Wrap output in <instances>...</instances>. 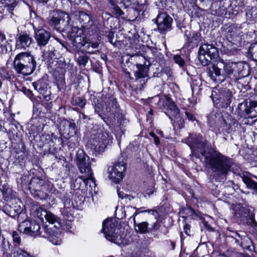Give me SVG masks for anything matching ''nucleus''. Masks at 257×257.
<instances>
[{
	"instance_id": "1",
	"label": "nucleus",
	"mask_w": 257,
	"mask_h": 257,
	"mask_svg": "<svg viewBox=\"0 0 257 257\" xmlns=\"http://www.w3.org/2000/svg\"><path fill=\"white\" fill-rule=\"evenodd\" d=\"M194 139V144L190 145L191 149L192 151L199 149L198 152L204 156L206 164L214 175L219 179H223L230 170L232 165V160L216 151H211L205 155L204 149L207 144L206 140L200 135L196 136Z\"/></svg>"
},
{
	"instance_id": "2",
	"label": "nucleus",
	"mask_w": 257,
	"mask_h": 257,
	"mask_svg": "<svg viewBox=\"0 0 257 257\" xmlns=\"http://www.w3.org/2000/svg\"><path fill=\"white\" fill-rule=\"evenodd\" d=\"M112 141L113 137L109 132L99 129L91 135L88 145L93 151L100 154L112 143Z\"/></svg>"
},
{
	"instance_id": "3",
	"label": "nucleus",
	"mask_w": 257,
	"mask_h": 257,
	"mask_svg": "<svg viewBox=\"0 0 257 257\" xmlns=\"http://www.w3.org/2000/svg\"><path fill=\"white\" fill-rule=\"evenodd\" d=\"M102 231L106 239L118 245H125L127 243L124 234L116 227L115 219L105 220L102 224Z\"/></svg>"
},
{
	"instance_id": "4",
	"label": "nucleus",
	"mask_w": 257,
	"mask_h": 257,
	"mask_svg": "<svg viewBox=\"0 0 257 257\" xmlns=\"http://www.w3.org/2000/svg\"><path fill=\"white\" fill-rule=\"evenodd\" d=\"M49 23L56 30L63 32L69 31L72 26L69 15L59 10H55L51 13Z\"/></svg>"
},
{
	"instance_id": "5",
	"label": "nucleus",
	"mask_w": 257,
	"mask_h": 257,
	"mask_svg": "<svg viewBox=\"0 0 257 257\" xmlns=\"http://www.w3.org/2000/svg\"><path fill=\"white\" fill-rule=\"evenodd\" d=\"M36 62L30 53L22 52L17 55V71L23 74L31 73L35 69Z\"/></svg>"
},
{
	"instance_id": "6",
	"label": "nucleus",
	"mask_w": 257,
	"mask_h": 257,
	"mask_svg": "<svg viewBox=\"0 0 257 257\" xmlns=\"http://www.w3.org/2000/svg\"><path fill=\"white\" fill-rule=\"evenodd\" d=\"M126 170L125 158L121 157L113 165L108 168V177L112 182L117 183L123 177V173Z\"/></svg>"
},
{
	"instance_id": "7",
	"label": "nucleus",
	"mask_w": 257,
	"mask_h": 257,
	"mask_svg": "<svg viewBox=\"0 0 257 257\" xmlns=\"http://www.w3.org/2000/svg\"><path fill=\"white\" fill-rule=\"evenodd\" d=\"M214 105L218 108H226L231 103L232 94L227 89L213 91L211 95Z\"/></svg>"
},
{
	"instance_id": "8",
	"label": "nucleus",
	"mask_w": 257,
	"mask_h": 257,
	"mask_svg": "<svg viewBox=\"0 0 257 257\" xmlns=\"http://www.w3.org/2000/svg\"><path fill=\"white\" fill-rule=\"evenodd\" d=\"M76 164L80 172L83 174L81 177L90 176L93 174L91 169L90 159L83 150H78L76 154Z\"/></svg>"
},
{
	"instance_id": "9",
	"label": "nucleus",
	"mask_w": 257,
	"mask_h": 257,
	"mask_svg": "<svg viewBox=\"0 0 257 257\" xmlns=\"http://www.w3.org/2000/svg\"><path fill=\"white\" fill-rule=\"evenodd\" d=\"M157 25V29L161 34H165L172 29V18L166 12H159L156 18L152 20Z\"/></svg>"
},
{
	"instance_id": "10",
	"label": "nucleus",
	"mask_w": 257,
	"mask_h": 257,
	"mask_svg": "<svg viewBox=\"0 0 257 257\" xmlns=\"http://www.w3.org/2000/svg\"><path fill=\"white\" fill-rule=\"evenodd\" d=\"M67 32L69 33L70 38L75 46L77 48L85 47L87 41L83 29L71 26L70 30Z\"/></svg>"
},
{
	"instance_id": "11",
	"label": "nucleus",
	"mask_w": 257,
	"mask_h": 257,
	"mask_svg": "<svg viewBox=\"0 0 257 257\" xmlns=\"http://www.w3.org/2000/svg\"><path fill=\"white\" fill-rule=\"evenodd\" d=\"M18 229L20 232L32 236L43 234L40 231V225L35 221L25 220L20 223Z\"/></svg>"
},
{
	"instance_id": "12",
	"label": "nucleus",
	"mask_w": 257,
	"mask_h": 257,
	"mask_svg": "<svg viewBox=\"0 0 257 257\" xmlns=\"http://www.w3.org/2000/svg\"><path fill=\"white\" fill-rule=\"evenodd\" d=\"M103 111L111 114L116 113L118 110V105L116 98L112 94L103 95Z\"/></svg>"
},
{
	"instance_id": "13",
	"label": "nucleus",
	"mask_w": 257,
	"mask_h": 257,
	"mask_svg": "<svg viewBox=\"0 0 257 257\" xmlns=\"http://www.w3.org/2000/svg\"><path fill=\"white\" fill-rule=\"evenodd\" d=\"M44 233L42 236L47 238L50 242L54 245H59L62 241L61 233L59 229L55 230L51 228L45 227L44 228Z\"/></svg>"
},
{
	"instance_id": "14",
	"label": "nucleus",
	"mask_w": 257,
	"mask_h": 257,
	"mask_svg": "<svg viewBox=\"0 0 257 257\" xmlns=\"http://www.w3.org/2000/svg\"><path fill=\"white\" fill-rule=\"evenodd\" d=\"M185 45L187 47L193 48L197 46L201 40V34L195 31L186 30L184 33Z\"/></svg>"
},
{
	"instance_id": "15",
	"label": "nucleus",
	"mask_w": 257,
	"mask_h": 257,
	"mask_svg": "<svg viewBox=\"0 0 257 257\" xmlns=\"http://www.w3.org/2000/svg\"><path fill=\"white\" fill-rule=\"evenodd\" d=\"M75 16L83 29L88 28L92 25V21L89 14L82 11H76Z\"/></svg>"
},
{
	"instance_id": "16",
	"label": "nucleus",
	"mask_w": 257,
	"mask_h": 257,
	"mask_svg": "<svg viewBox=\"0 0 257 257\" xmlns=\"http://www.w3.org/2000/svg\"><path fill=\"white\" fill-rule=\"evenodd\" d=\"M151 212V210H145L142 211L141 212L136 211L133 215V221L134 223V227L136 232H139L140 233L144 234L146 233L149 231V223L147 221H143L140 223H137L136 220V216L141 212Z\"/></svg>"
},
{
	"instance_id": "17",
	"label": "nucleus",
	"mask_w": 257,
	"mask_h": 257,
	"mask_svg": "<svg viewBox=\"0 0 257 257\" xmlns=\"http://www.w3.org/2000/svg\"><path fill=\"white\" fill-rule=\"evenodd\" d=\"M35 38L40 46H44L48 42L50 38V34L44 29H39L35 32Z\"/></svg>"
},
{
	"instance_id": "18",
	"label": "nucleus",
	"mask_w": 257,
	"mask_h": 257,
	"mask_svg": "<svg viewBox=\"0 0 257 257\" xmlns=\"http://www.w3.org/2000/svg\"><path fill=\"white\" fill-rule=\"evenodd\" d=\"M46 220L49 223L52 224H54V226L59 229L60 227H62L64 230H68L69 229V224L68 225H65L62 224V223L60 220V219L55 215L53 214L50 211H48L46 217Z\"/></svg>"
},
{
	"instance_id": "19",
	"label": "nucleus",
	"mask_w": 257,
	"mask_h": 257,
	"mask_svg": "<svg viewBox=\"0 0 257 257\" xmlns=\"http://www.w3.org/2000/svg\"><path fill=\"white\" fill-rule=\"evenodd\" d=\"M146 0H123L125 7H131L137 11H141L146 8Z\"/></svg>"
},
{
	"instance_id": "20",
	"label": "nucleus",
	"mask_w": 257,
	"mask_h": 257,
	"mask_svg": "<svg viewBox=\"0 0 257 257\" xmlns=\"http://www.w3.org/2000/svg\"><path fill=\"white\" fill-rule=\"evenodd\" d=\"M33 41L30 35L26 33L21 34L17 40V49H26L29 47Z\"/></svg>"
},
{
	"instance_id": "21",
	"label": "nucleus",
	"mask_w": 257,
	"mask_h": 257,
	"mask_svg": "<svg viewBox=\"0 0 257 257\" xmlns=\"http://www.w3.org/2000/svg\"><path fill=\"white\" fill-rule=\"evenodd\" d=\"M199 53H203L213 57V58H216L218 56L217 49L212 44H202L199 47Z\"/></svg>"
},
{
	"instance_id": "22",
	"label": "nucleus",
	"mask_w": 257,
	"mask_h": 257,
	"mask_svg": "<svg viewBox=\"0 0 257 257\" xmlns=\"http://www.w3.org/2000/svg\"><path fill=\"white\" fill-rule=\"evenodd\" d=\"M244 111L252 118L257 116V101L249 100L246 102Z\"/></svg>"
},
{
	"instance_id": "23",
	"label": "nucleus",
	"mask_w": 257,
	"mask_h": 257,
	"mask_svg": "<svg viewBox=\"0 0 257 257\" xmlns=\"http://www.w3.org/2000/svg\"><path fill=\"white\" fill-rule=\"evenodd\" d=\"M220 66H223L224 72L226 76L230 77L233 74V72L237 68V64L231 61L224 62L222 60L220 63Z\"/></svg>"
},
{
	"instance_id": "24",
	"label": "nucleus",
	"mask_w": 257,
	"mask_h": 257,
	"mask_svg": "<svg viewBox=\"0 0 257 257\" xmlns=\"http://www.w3.org/2000/svg\"><path fill=\"white\" fill-rule=\"evenodd\" d=\"M137 70L135 73V77L136 80L144 78L148 76L149 68L142 64H137Z\"/></svg>"
},
{
	"instance_id": "25",
	"label": "nucleus",
	"mask_w": 257,
	"mask_h": 257,
	"mask_svg": "<svg viewBox=\"0 0 257 257\" xmlns=\"http://www.w3.org/2000/svg\"><path fill=\"white\" fill-rule=\"evenodd\" d=\"M93 174H91L90 176L80 177V178L83 181L85 185L89 186V191L92 192H96L95 187L96 183L94 178L92 176Z\"/></svg>"
},
{
	"instance_id": "26",
	"label": "nucleus",
	"mask_w": 257,
	"mask_h": 257,
	"mask_svg": "<svg viewBox=\"0 0 257 257\" xmlns=\"http://www.w3.org/2000/svg\"><path fill=\"white\" fill-rule=\"evenodd\" d=\"M62 124L65 127L63 131L64 134H67L68 136H71L75 133V124L74 122H70L68 120H64Z\"/></svg>"
},
{
	"instance_id": "27",
	"label": "nucleus",
	"mask_w": 257,
	"mask_h": 257,
	"mask_svg": "<svg viewBox=\"0 0 257 257\" xmlns=\"http://www.w3.org/2000/svg\"><path fill=\"white\" fill-rule=\"evenodd\" d=\"M242 179L248 188L253 190L254 191L257 193V182L245 176H243L242 177Z\"/></svg>"
},
{
	"instance_id": "28",
	"label": "nucleus",
	"mask_w": 257,
	"mask_h": 257,
	"mask_svg": "<svg viewBox=\"0 0 257 257\" xmlns=\"http://www.w3.org/2000/svg\"><path fill=\"white\" fill-rule=\"evenodd\" d=\"M214 58H213V57L211 56H209V55L198 52V59L200 64L203 66L208 65L210 63L211 60Z\"/></svg>"
},
{
	"instance_id": "29",
	"label": "nucleus",
	"mask_w": 257,
	"mask_h": 257,
	"mask_svg": "<svg viewBox=\"0 0 257 257\" xmlns=\"http://www.w3.org/2000/svg\"><path fill=\"white\" fill-rule=\"evenodd\" d=\"M33 86L40 94H44L47 89L46 83L41 80L33 83Z\"/></svg>"
},
{
	"instance_id": "30",
	"label": "nucleus",
	"mask_w": 257,
	"mask_h": 257,
	"mask_svg": "<svg viewBox=\"0 0 257 257\" xmlns=\"http://www.w3.org/2000/svg\"><path fill=\"white\" fill-rule=\"evenodd\" d=\"M217 5L216 4L212 3L211 6V9L212 12H214V14L217 16H223L225 15L227 13V10L226 8L224 6H218V9H214V7L216 6Z\"/></svg>"
},
{
	"instance_id": "31",
	"label": "nucleus",
	"mask_w": 257,
	"mask_h": 257,
	"mask_svg": "<svg viewBox=\"0 0 257 257\" xmlns=\"http://www.w3.org/2000/svg\"><path fill=\"white\" fill-rule=\"evenodd\" d=\"M238 30L237 28L234 26H231L227 28V38H230L233 40L238 33Z\"/></svg>"
},
{
	"instance_id": "32",
	"label": "nucleus",
	"mask_w": 257,
	"mask_h": 257,
	"mask_svg": "<svg viewBox=\"0 0 257 257\" xmlns=\"http://www.w3.org/2000/svg\"><path fill=\"white\" fill-rule=\"evenodd\" d=\"M241 239L239 245L243 248L249 249L252 244L251 240L246 235L243 236Z\"/></svg>"
},
{
	"instance_id": "33",
	"label": "nucleus",
	"mask_w": 257,
	"mask_h": 257,
	"mask_svg": "<svg viewBox=\"0 0 257 257\" xmlns=\"http://www.w3.org/2000/svg\"><path fill=\"white\" fill-rule=\"evenodd\" d=\"M55 49L52 46H49L48 48L44 50L43 52V57L45 59L52 58L54 56Z\"/></svg>"
},
{
	"instance_id": "34",
	"label": "nucleus",
	"mask_w": 257,
	"mask_h": 257,
	"mask_svg": "<svg viewBox=\"0 0 257 257\" xmlns=\"http://www.w3.org/2000/svg\"><path fill=\"white\" fill-rule=\"evenodd\" d=\"M43 184L44 181L43 180L39 178H34L31 181L29 184V188H31L34 187V189L38 190H39V187Z\"/></svg>"
},
{
	"instance_id": "35",
	"label": "nucleus",
	"mask_w": 257,
	"mask_h": 257,
	"mask_svg": "<svg viewBox=\"0 0 257 257\" xmlns=\"http://www.w3.org/2000/svg\"><path fill=\"white\" fill-rule=\"evenodd\" d=\"M220 113L213 110L208 116V121L210 124H214L220 118Z\"/></svg>"
},
{
	"instance_id": "36",
	"label": "nucleus",
	"mask_w": 257,
	"mask_h": 257,
	"mask_svg": "<svg viewBox=\"0 0 257 257\" xmlns=\"http://www.w3.org/2000/svg\"><path fill=\"white\" fill-rule=\"evenodd\" d=\"M48 211L42 208V207H39L37 208L36 210V214L37 217L42 221L44 219V218L46 217Z\"/></svg>"
},
{
	"instance_id": "37",
	"label": "nucleus",
	"mask_w": 257,
	"mask_h": 257,
	"mask_svg": "<svg viewBox=\"0 0 257 257\" xmlns=\"http://www.w3.org/2000/svg\"><path fill=\"white\" fill-rule=\"evenodd\" d=\"M17 257H34L26 250L17 246Z\"/></svg>"
},
{
	"instance_id": "38",
	"label": "nucleus",
	"mask_w": 257,
	"mask_h": 257,
	"mask_svg": "<svg viewBox=\"0 0 257 257\" xmlns=\"http://www.w3.org/2000/svg\"><path fill=\"white\" fill-rule=\"evenodd\" d=\"M172 109L170 110V113L171 115L174 117L175 118H178L180 117L179 114V109L176 107V106L173 103L171 105Z\"/></svg>"
},
{
	"instance_id": "39",
	"label": "nucleus",
	"mask_w": 257,
	"mask_h": 257,
	"mask_svg": "<svg viewBox=\"0 0 257 257\" xmlns=\"http://www.w3.org/2000/svg\"><path fill=\"white\" fill-rule=\"evenodd\" d=\"M242 211L243 212V214H242L243 217H248L249 220H250V222H253L254 219V216L252 215V214L251 213L250 211L248 209L242 208Z\"/></svg>"
},
{
	"instance_id": "40",
	"label": "nucleus",
	"mask_w": 257,
	"mask_h": 257,
	"mask_svg": "<svg viewBox=\"0 0 257 257\" xmlns=\"http://www.w3.org/2000/svg\"><path fill=\"white\" fill-rule=\"evenodd\" d=\"M135 207H132L131 206H127L125 208V210H124L125 212V216H128L130 217V218H131L132 217L133 218V214L136 212H139L137 210H136Z\"/></svg>"
},
{
	"instance_id": "41",
	"label": "nucleus",
	"mask_w": 257,
	"mask_h": 257,
	"mask_svg": "<svg viewBox=\"0 0 257 257\" xmlns=\"http://www.w3.org/2000/svg\"><path fill=\"white\" fill-rule=\"evenodd\" d=\"M213 70L215 74V75L216 76H222V80H224L225 79V74L222 72L221 73V70L219 67L216 65H214L213 67Z\"/></svg>"
},
{
	"instance_id": "42",
	"label": "nucleus",
	"mask_w": 257,
	"mask_h": 257,
	"mask_svg": "<svg viewBox=\"0 0 257 257\" xmlns=\"http://www.w3.org/2000/svg\"><path fill=\"white\" fill-rule=\"evenodd\" d=\"M88 58L86 55H82L77 58V63L79 65H86L88 62Z\"/></svg>"
},
{
	"instance_id": "43",
	"label": "nucleus",
	"mask_w": 257,
	"mask_h": 257,
	"mask_svg": "<svg viewBox=\"0 0 257 257\" xmlns=\"http://www.w3.org/2000/svg\"><path fill=\"white\" fill-rule=\"evenodd\" d=\"M107 39L112 45L117 46L118 42L116 39L115 38L114 33L113 32H109L107 35Z\"/></svg>"
},
{
	"instance_id": "44",
	"label": "nucleus",
	"mask_w": 257,
	"mask_h": 257,
	"mask_svg": "<svg viewBox=\"0 0 257 257\" xmlns=\"http://www.w3.org/2000/svg\"><path fill=\"white\" fill-rule=\"evenodd\" d=\"M173 60L175 62L178 64L179 66L183 67L185 64L184 59L179 55H175L173 57Z\"/></svg>"
},
{
	"instance_id": "45",
	"label": "nucleus",
	"mask_w": 257,
	"mask_h": 257,
	"mask_svg": "<svg viewBox=\"0 0 257 257\" xmlns=\"http://www.w3.org/2000/svg\"><path fill=\"white\" fill-rule=\"evenodd\" d=\"M113 13L116 17H122L124 15V13L120 9V8L117 5L114 6L113 8Z\"/></svg>"
},
{
	"instance_id": "46",
	"label": "nucleus",
	"mask_w": 257,
	"mask_h": 257,
	"mask_svg": "<svg viewBox=\"0 0 257 257\" xmlns=\"http://www.w3.org/2000/svg\"><path fill=\"white\" fill-rule=\"evenodd\" d=\"M233 233L234 234V236H233V237L235 239V242L236 243L239 244L241 240H242L241 239L242 238L243 236H244L245 235V234L243 233L244 234H241L236 231L234 232Z\"/></svg>"
},
{
	"instance_id": "47",
	"label": "nucleus",
	"mask_w": 257,
	"mask_h": 257,
	"mask_svg": "<svg viewBox=\"0 0 257 257\" xmlns=\"http://www.w3.org/2000/svg\"><path fill=\"white\" fill-rule=\"evenodd\" d=\"M57 85L59 89H63L65 87V80L63 78H60L57 81Z\"/></svg>"
},
{
	"instance_id": "48",
	"label": "nucleus",
	"mask_w": 257,
	"mask_h": 257,
	"mask_svg": "<svg viewBox=\"0 0 257 257\" xmlns=\"http://www.w3.org/2000/svg\"><path fill=\"white\" fill-rule=\"evenodd\" d=\"M99 46V43L98 42H95V43H92V42H88L87 41V44L85 46V48L88 49V50L90 49V48L91 47L93 49H95L97 48Z\"/></svg>"
},
{
	"instance_id": "49",
	"label": "nucleus",
	"mask_w": 257,
	"mask_h": 257,
	"mask_svg": "<svg viewBox=\"0 0 257 257\" xmlns=\"http://www.w3.org/2000/svg\"><path fill=\"white\" fill-rule=\"evenodd\" d=\"M76 104L80 107H83L85 105V100L81 97H78L76 99Z\"/></svg>"
},
{
	"instance_id": "50",
	"label": "nucleus",
	"mask_w": 257,
	"mask_h": 257,
	"mask_svg": "<svg viewBox=\"0 0 257 257\" xmlns=\"http://www.w3.org/2000/svg\"><path fill=\"white\" fill-rule=\"evenodd\" d=\"M168 5L166 3H165L163 1H160L159 2L156 3V6L159 10H164L166 5Z\"/></svg>"
},
{
	"instance_id": "51",
	"label": "nucleus",
	"mask_w": 257,
	"mask_h": 257,
	"mask_svg": "<svg viewBox=\"0 0 257 257\" xmlns=\"http://www.w3.org/2000/svg\"><path fill=\"white\" fill-rule=\"evenodd\" d=\"M224 130H225V131L227 133H230L231 131H233V128L232 127V126H228L227 125V122L226 121V120H224Z\"/></svg>"
},
{
	"instance_id": "52",
	"label": "nucleus",
	"mask_w": 257,
	"mask_h": 257,
	"mask_svg": "<svg viewBox=\"0 0 257 257\" xmlns=\"http://www.w3.org/2000/svg\"><path fill=\"white\" fill-rule=\"evenodd\" d=\"M22 91L29 97L32 95L31 91L29 89H27L25 87H22Z\"/></svg>"
},
{
	"instance_id": "53",
	"label": "nucleus",
	"mask_w": 257,
	"mask_h": 257,
	"mask_svg": "<svg viewBox=\"0 0 257 257\" xmlns=\"http://www.w3.org/2000/svg\"><path fill=\"white\" fill-rule=\"evenodd\" d=\"M15 8V5L14 4H11L9 5L8 11L11 13V15H14V14L13 13Z\"/></svg>"
},
{
	"instance_id": "54",
	"label": "nucleus",
	"mask_w": 257,
	"mask_h": 257,
	"mask_svg": "<svg viewBox=\"0 0 257 257\" xmlns=\"http://www.w3.org/2000/svg\"><path fill=\"white\" fill-rule=\"evenodd\" d=\"M73 139L68 142V146L71 148H74L78 144V143L76 141V142H72Z\"/></svg>"
},
{
	"instance_id": "55",
	"label": "nucleus",
	"mask_w": 257,
	"mask_h": 257,
	"mask_svg": "<svg viewBox=\"0 0 257 257\" xmlns=\"http://www.w3.org/2000/svg\"><path fill=\"white\" fill-rule=\"evenodd\" d=\"M185 114L189 120L193 121L195 120V118H194V116L190 112L186 111Z\"/></svg>"
},
{
	"instance_id": "56",
	"label": "nucleus",
	"mask_w": 257,
	"mask_h": 257,
	"mask_svg": "<svg viewBox=\"0 0 257 257\" xmlns=\"http://www.w3.org/2000/svg\"><path fill=\"white\" fill-rule=\"evenodd\" d=\"M166 3L168 5H171L170 7L172 6V4L176 5L179 0H165Z\"/></svg>"
},
{
	"instance_id": "57",
	"label": "nucleus",
	"mask_w": 257,
	"mask_h": 257,
	"mask_svg": "<svg viewBox=\"0 0 257 257\" xmlns=\"http://www.w3.org/2000/svg\"><path fill=\"white\" fill-rule=\"evenodd\" d=\"M160 227V224L158 223L157 221H156L155 223H154L152 227L151 228V230H157L159 229Z\"/></svg>"
},
{
	"instance_id": "58",
	"label": "nucleus",
	"mask_w": 257,
	"mask_h": 257,
	"mask_svg": "<svg viewBox=\"0 0 257 257\" xmlns=\"http://www.w3.org/2000/svg\"><path fill=\"white\" fill-rule=\"evenodd\" d=\"M117 193H118V195L119 198H121L123 199L125 197V198H128L129 199V200L131 199H130V197L128 195H125L124 196L123 193H121L120 192H119L118 191H117Z\"/></svg>"
},
{
	"instance_id": "59",
	"label": "nucleus",
	"mask_w": 257,
	"mask_h": 257,
	"mask_svg": "<svg viewBox=\"0 0 257 257\" xmlns=\"http://www.w3.org/2000/svg\"><path fill=\"white\" fill-rule=\"evenodd\" d=\"M6 39L5 35L0 31V44Z\"/></svg>"
},
{
	"instance_id": "60",
	"label": "nucleus",
	"mask_w": 257,
	"mask_h": 257,
	"mask_svg": "<svg viewBox=\"0 0 257 257\" xmlns=\"http://www.w3.org/2000/svg\"><path fill=\"white\" fill-rule=\"evenodd\" d=\"M153 139H154V142L155 144L156 145H159L160 144V140H159V137L156 136Z\"/></svg>"
},
{
	"instance_id": "61",
	"label": "nucleus",
	"mask_w": 257,
	"mask_h": 257,
	"mask_svg": "<svg viewBox=\"0 0 257 257\" xmlns=\"http://www.w3.org/2000/svg\"><path fill=\"white\" fill-rule=\"evenodd\" d=\"M184 230L186 234H189L188 233V230H189V226L188 224H185L184 226Z\"/></svg>"
},
{
	"instance_id": "62",
	"label": "nucleus",
	"mask_w": 257,
	"mask_h": 257,
	"mask_svg": "<svg viewBox=\"0 0 257 257\" xmlns=\"http://www.w3.org/2000/svg\"><path fill=\"white\" fill-rule=\"evenodd\" d=\"M252 56L254 57V60L257 61V50L253 52Z\"/></svg>"
},
{
	"instance_id": "63",
	"label": "nucleus",
	"mask_w": 257,
	"mask_h": 257,
	"mask_svg": "<svg viewBox=\"0 0 257 257\" xmlns=\"http://www.w3.org/2000/svg\"><path fill=\"white\" fill-rule=\"evenodd\" d=\"M109 4L112 7H114V6H116L115 3L113 0H108Z\"/></svg>"
},
{
	"instance_id": "64",
	"label": "nucleus",
	"mask_w": 257,
	"mask_h": 257,
	"mask_svg": "<svg viewBox=\"0 0 257 257\" xmlns=\"http://www.w3.org/2000/svg\"><path fill=\"white\" fill-rule=\"evenodd\" d=\"M95 112L97 113L98 114V115L100 116V117H102V116L101 115L100 113V112H99V110L98 109L97 107H96L95 108Z\"/></svg>"
}]
</instances>
